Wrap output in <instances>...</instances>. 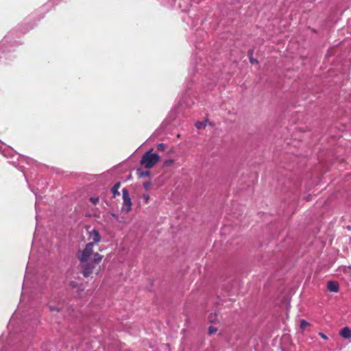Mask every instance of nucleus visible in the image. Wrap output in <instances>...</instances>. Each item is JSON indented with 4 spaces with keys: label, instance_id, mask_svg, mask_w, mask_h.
<instances>
[{
    "label": "nucleus",
    "instance_id": "nucleus-1",
    "mask_svg": "<svg viewBox=\"0 0 351 351\" xmlns=\"http://www.w3.org/2000/svg\"><path fill=\"white\" fill-rule=\"evenodd\" d=\"M95 245L91 242L88 243L84 250L79 253L78 258L81 262L86 263L92 261L95 263L101 261L103 256L97 252H94Z\"/></svg>",
    "mask_w": 351,
    "mask_h": 351
},
{
    "label": "nucleus",
    "instance_id": "nucleus-2",
    "mask_svg": "<svg viewBox=\"0 0 351 351\" xmlns=\"http://www.w3.org/2000/svg\"><path fill=\"white\" fill-rule=\"evenodd\" d=\"M159 158L158 154L149 151L143 156L141 163L145 168L150 169L159 161Z\"/></svg>",
    "mask_w": 351,
    "mask_h": 351
},
{
    "label": "nucleus",
    "instance_id": "nucleus-3",
    "mask_svg": "<svg viewBox=\"0 0 351 351\" xmlns=\"http://www.w3.org/2000/svg\"><path fill=\"white\" fill-rule=\"evenodd\" d=\"M122 204L121 213L127 214L132 210V202L130 194L126 189L122 190Z\"/></svg>",
    "mask_w": 351,
    "mask_h": 351
},
{
    "label": "nucleus",
    "instance_id": "nucleus-4",
    "mask_svg": "<svg viewBox=\"0 0 351 351\" xmlns=\"http://www.w3.org/2000/svg\"><path fill=\"white\" fill-rule=\"evenodd\" d=\"M88 240L97 246L98 243L101 241V236L98 230L96 229H92L88 232Z\"/></svg>",
    "mask_w": 351,
    "mask_h": 351
},
{
    "label": "nucleus",
    "instance_id": "nucleus-5",
    "mask_svg": "<svg viewBox=\"0 0 351 351\" xmlns=\"http://www.w3.org/2000/svg\"><path fill=\"white\" fill-rule=\"evenodd\" d=\"M327 289L330 292L337 293L339 291V284L335 281H329L327 283Z\"/></svg>",
    "mask_w": 351,
    "mask_h": 351
},
{
    "label": "nucleus",
    "instance_id": "nucleus-6",
    "mask_svg": "<svg viewBox=\"0 0 351 351\" xmlns=\"http://www.w3.org/2000/svg\"><path fill=\"white\" fill-rule=\"evenodd\" d=\"M339 334L344 339L350 338L351 337V330L348 327H344L341 330Z\"/></svg>",
    "mask_w": 351,
    "mask_h": 351
},
{
    "label": "nucleus",
    "instance_id": "nucleus-7",
    "mask_svg": "<svg viewBox=\"0 0 351 351\" xmlns=\"http://www.w3.org/2000/svg\"><path fill=\"white\" fill-rule=\"evenodd\" d=\"M120 183H116L112 188V193L114 197L119 195V189L120 188Z\"/></svg>",
    "mask_w": 351,
    "mask_h": 351
},
{
    "label": "nucleus",
    "instance_id": "nucleus-8",
    "mask_svg": "<svg viewBox=\"0 0 351 351\" xmlns=\"http://www.w3.org/2000/svg\"><path fill=\"white\" fill-rule=\"evenodd\" d=\"M206 121H198L196 123L195 126L197 129H203L206 126Z\"/></svg>",
    "mask_w": 351,
    "mask_h": 351
},
{
    "label": "nucleus",
    "instance_id": "nucleus-9",
    "mask_svg": "<svg viewBox=\"0 0 351 351\" xmlns=\"http://www.w3.org/2000/svg\"><path fill=\"white\" fill-rule=\"evenodd\" d=\"M310 324L304 319H302L300 322V328L303 330L305 329Z\"/></svg>",
    "mask_w": 351,
    "mask_h": 351
},
{
    "label": "nucleus",
    "instance_id": "nucleus-10",
    "mask_svg": "<svg viewBox=\"0 0 351 351\" xmlns=\"http://www.w3.org/2000/svg\"><path fill=\"white\" fill-rule=\"evenodd\" d=\"M93 267L91 268L87 267L84 268V275L85 276H88L93 272Z\"/></svg>",
    "mask_w": 351,
    "mask_h": 351
},
{
    "label": "nucleus",
    "instance_id": "nucleus-11",
    "mask_svg": "<svg viewBox=\"0 0 351 351\" xmlns=\"http://www.w3.org/2000/svg\"><path fill=\"white\" fill-rule=\"evenodd\" d=\"M138 176H139L140 178H143V177L149 176V172L148 171H141V172H138Z\"/></svg>",
    "mask_w": 351,
    "mask_h": 351
},
{
    "label": "nucleus",
    "instance_id": "nucleus-12",
    "mask_svg": "<svg viewBox=\"0 0 351 351\" xmlns=\"http://www.w3.org/2000/svg\"><path fill=\"white\" fill-rule=\"evenodd\" d=\"M217 329L213 326H210L208 328V333L212 335L217 332Z\"/></svg>",
    "mask_w": 351,
    "mask_h": 351
},
{
    "label": "nucleus",
    "instance_id": "nucleus-13",
    "mask_svg": "<svg viewBox=\"0 0 351 351\" xmlns=\"http://www.w3.org/2000/svg\"><path fill=\"white\" fill-rule=\"evenodd\" d=\"M216 317H217V315L215 314H211L208 317V320L210 322H214L215 321V319H216Z\"/></svg>",
    "mask_w": 351,
    "mask_h": 351
},
{
    "label": "nucleus",
    "instance_id": "nucleus-14",
    "mask_svg": "<svg viewBox=\"0 0 351 351\" xmlns=\"http://www.w3.org/2000/svg\"><path fill=\"white\" fill-rule=\"evenodd\" d=\"M151 186V183L149 182H146L143 183V186L146 190H149Z\"/></svg>",
    "mask_w": 351,
    "mask_h": 351
},
{
    "label": "nucleus",
    "instance_id": "nucleus-15",
    "mask_svg": "<svg viewBox=\"0 0 351 351\" xmlns=\"http://www.w3.org/2000/svg\"><path fill=\"white\" fill-rule=\"evenodd\" d=\"M143 199H144L145 203H147L149 200V195L147 194L143 195Z\"/></svg>",
    "mask_w": 351,
    "mask_h": 351
},
{
    "label": "nucleus",
    "instance_id": "nucleus-16",
    "mask_svg": "<svg viewBox=\"0 0 351 351\" xmlns=\"http://www.w3.org/2000/svg\"><path fill=\"white\" fill-rule=\"evenodd\" d=\"M165 149V145L162 143H160L158 145V149L160 151H163Z\"/></svg>",
    "mask_w": 351,
    "mask_h": 351
},
{
    "label": "nucleus",
    "instance_id": "nucleus-17",
    "mask_svg": "<svg viewBox=\"0 0 351 351\" xmlns=\"http://www.w3.org/2000/svg\"><path fill=\"white\" fill-rule=\"evenodd\" d=\"M173 160H168L165 162V166H170L173 163Z\"/></svg>",
    "mask_w": 351,
    "mask_h": 351
},
{
    "label": "nucleus",
    "instance_id": "nucleus-18",
    "mask_svg": "<svg viewBox=\"0 0 351 351\" xmlns=\"http://www.w3.org/2000/svg\"><path fill=\"white\" fill-rule=\"evenodd\" d=\"M319 335L324 340H326L328 337L322 332H319Z\"/></svg>",
    "mask_w": 351,
    "mask_h": 351
},
{
    "label": "nucleus",
    "instance_id": "nucleus-19",
    "mask_svg": "<svg viewBox=\"0 0 351 351\" xmlns=\"http://www.w3.org/2000/svg\"><path fill=\"white\" fill-rule=\"evenodd\" d=\"M111 215H112L114 218H115L116 219H118V216H117V215H116V214H114V213H112V214H111Z\"/></svg>",
    "mask_w": 351,
    "mask_h": 351
},
{
    "label": "nucleus",
    "instance_id": "nucleus-20",
    "mask_svg": "<svg viewBox=\"0 0 351 351\" xmlns=\"http://www.w3.org/2000/svg\"><path fill=\"white\" fill-rule=\"evenodd\" d=\"M91 200H92L93 202H96L98 199H93V198H91Z\"/></svg>",
    "mask_w": 351,
    "mask_h": 351
}]
</instances>
